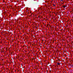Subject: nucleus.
Returning a JSON list of instances; mask_svg holds the SVG:
<instances>
[{
    "label": "nucleus",
    "instance_id": "nucleus-4",
    "mask_svg": "<svg viewBox=\"0 0 73 73\" xmlns=\"http://www.w3.org/2000/svg\"><path fill=\"white\" fill-rule=\"evenodd\" d=\"M61 0V1H63V0Z\"/></svg>",
    "mask_w": 73,
    "mask_h": 73
},
{
    "label": "nucleus",
    "instance_id": "nucleus-1",
    "mask_svg": "<svg viewBox=\"0 0 73 73\" xmlns=\"http://www.w3.org/2000/svg\"><path fill=\"white\" fill-rule=\"evenodd\" d=\"M63 8H65V7H66V6H63Z\"/></svg>",
    "mask_w": 73,
    "mask_h": 73
},
{
    "label": "nucleus",
    "instance_id": "nucleus-2",
    "mask_svg": "<svg viewBox=\"0 0 73 73\" xmlns=\"http://www.w3.org/2000/svg\"><path fill=\"white\" fill-rule=\"evenodd\" d=\"M53 6H55V5H53Z\"/></svg>",
    "mask_w": 73,
    "mask_h": 73
},
{
    "label": "nucleus",
    "instance_id": "nucleus-3",
    "mask_svg": "<svg viewBox=\"0 0 73 73\" xmlns=\"http://www.w3.org/2000/svg\"><path fill=\"white\" fill-rule=\"evenodd\" d=\"M58 65H60V64H59V63H58Z\"/></svg>",
    "mask_w": 73,
    "mask_h": 73
}]
</instances>
